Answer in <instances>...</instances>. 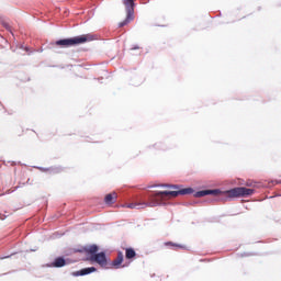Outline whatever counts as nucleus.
Instances as JSON below:
<instances>
[{
  "label": "nucleus",
  "instance_id": "nucleus-11",
  "mask_svg": "<svg viewBox=\"0 0 281 281\" xmlns=\"http://www.w3.org/2000/svg\"><path fill=\"white\" fill-rule=\"evenodd\" d=\"M126 258L127 259L135 258V250H133V248L126 249Z\"/></svg>",
  "mask_w": 281,
  "mask_h": 281
},
{
  "label": "nucleus",
  "instance_id": "nucleus-7",
  "mask_svg": "<svg viewBox=\"0 0 281 281\" xmlns=\"http://www.w3.org/2000/svg\"><path fill=\"white\" fill-rule=\"evenodd\" d=\"M116 199H117V193L113 192V193L106 194L104 201H105L106 205H113V203H115Z\"/></svg>",
  "mask_w": 281,
  "mask_h": 281
},
{
  "label": "nucleus",
  "instance_id": "nucleus-6",
  "mask_svg": "<svg viewBox=\"0 0 281 281\" xmlns=\"http://www.w3.org/2000/svg\"><path fill=\"white\" fill-rule=\"evenodd\" d=\"M94 271H97L95 267L83 268L79 271L74 272L72 276H75L76 278L78 276H89V273H94Z\"/></svg>",
  "mask_w": 281,
  "mask_h": 281
},
{
  "label": "nucleus",
  "instance_id": "nucleus-1",
  "mask_svg": "<svg viewBox=\"0 0 281 281\" xmlns=\"http://www.w3.org/2000/svg\"><path fill=\"white\" fill-rule=\"evenodd\" d=\"M161 188H172L177 191H155L154 194L148 195L147 202L138 199L126 205L130 210H144L145 207H157V205H166L170 199H176L179 194H192V188L179 189L177 184H160Z\"/></svg>",
  "mask_w": 281,
  "mask_h": 281
},
{
  "label": "nucleus",
  "instance_id": "nucleus-10",
  "mask_svg": "<svg viewBox=\"0 0 281 281\" xmlns=\"http://www.w3.org/2000/svg\"><path fill=\"white\" fill-rule=\"evenodd\" d=\"M86 251H87L88 254H98V246H95V245L88 246V247L86 248Z\"/></svg>",
  "mask_w": 281,
  "mask_h": 281
},
{
  "label": "nucleus",
  "instance_id": "nucleus-3",
  "mask_svg": "<svg viewBox=\"0 0 281 281\" xmlns=\"http://www.w3.org/2000/svg\"><path fill=\"white\" fill-rule=\"evenodd\" d=\"M89 41H93V36L80 35L71 38L59 40L55 43V45H58L61 47H71L74 45H82V43H89Z\"/></svg>",
  "mask_w": 281,
  "mask_h": 281
},
{
  "label": "nucleus",
  "instance_id": "nucleus-4",
  "mask_svg": "<svg viewBox=\"0 0 281 281\" xmlns=\"http://www.w3.org/2000/svg\"><path fill=\"white\" fill-rule=\"evenodd\" d=\"M123 5H125L126 10V19L125 21L120 23V27H124V25H128L133 19H135V0H123Z\"/></svg>",
  "mask_w": 281,
  "mask_h": 281
},
{
  "label": "nucleus",
  "instance_id": "nucleus-5",
  "mask_svg": "<svg viewBox=\"0 0 281 281\" xmlns=\"http://www.w3.org/2000/svg\"><path fill=\"white\" fill-rule=\"evenodd\" d=\"M92 262H97L100 267H106V255L104 252L94 254L91 256Z\"/></svg>",
  "mask_w": 281,
  "mask_h": 281
},
{
  "label": "nucleus",
  "instance_id": "nucleus-8",
  "mask_svg": "<svg viewBox=\"0 0 281 281\" xmlns=\"http://www.w3.org/2000/svg\"><path fill=\"white\" fill-rule=\"evenodd\" d=\"M122 262H124V254L117 252V257L113 260L112 265L117 269Z\"/></svg>",
  "mask_w": 281,
  "mask_h": 281
},
{
  "label": "nucleus",
  "instance_id": "nucleus-2",
  "mask_svg": "<svg viewBox=\"0 0 281 281\" xmlns=\"http://www.w3.org/2000/svg\"><path fill=\"white\" fill-rule=\"evenodd\" d=\"M254 189H247L245 187H237L231 189L228 191H221L218 189L215 190H203L195 193V196H207V194H212L213 196H228V199H236L239 196H251L254 194Z\"/></svg>",
  "mask_w": 281,
  "mask_h": 281
},
{
  "label": "nucleus",
  "instance_id": "nucleus-9",
  "mask_svg": "<svg viewBox=\"0 0 281 281\" xmlns=\"http://www.w3.org/2000/svg\"><path fill=\"white\" fill-rule=\"evenodd\" d=\"M65 265H67V261H65L63 257H59L55 259L53 267H65Z\"/></svg>",
  "mask_w": 281,
  "mask_h": 281
}]
</instances>
